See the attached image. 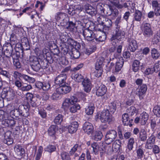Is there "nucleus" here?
Wrapping results in <instances>:
<instances>
[{
  "label": "nucleus",
  "instance_id": "37998d69",
  "mask_svg": "<svg viewBox=\"0 0 160 160\" xmlns=\"http://www.w3.org/2000/svg\"><path fill=\"white\" fill-rule=\"evenodd\" d=\"M91 147L93 149V152L95 154H98L99 151H100V147H99L98 144L96 142H93L92 144Z\"/></svg>",
  "mask_w": 160,
  "mask_h": 160
},
{
  "label": "nucleus",
  "instance_id": "a211bd4d",
  "mask_svg": "<svg viewBox=\"0 0 160 160\" xmlns=\"http://www.w3.org/2000/svg\"><path fill=\"white\" fill-rule=\"evenodd\" d=\"M107 90V88L105 85H101L97 88L96 94L98 97L102 96L106 93Z\"/></svg>",
  "mask_w": 160,
  "mask_h": 160
},
{
  "label": "nucleus",
  "instance_id": "5701e85b",
  "mask_svg": "<svg viewBox=\"0 0 160 160\" xmlns=\"http://www.w3.org/2000/svg\"><path fill=\"white\" fill-rule=\"evenodd\" d=\"M129 115L127 113H124L122 115V121L124 125L130 126L132 124L130 120L129 119Z\"/></svg>",
  "mask_w": 160,
  "mask_h": 160
},
{
  "label": "nucleus",
  "instance_id": "c756f323",
  "mask_svg": "<svg viewBox=\"0 0 160 160\" xmlns=\"http://www.w3.org/2000/svg\"><path fill=\"white\" fill-rule=\"evenodd\" d=\"M71 78L78 82H81L83 79V77L82 75L76 73H72L71 75Z\"/></svg>",
  "mask_w": 160,
  "mask_h": 160
},
{
  "label": "nucleus",
  "instance_id": "09e8293b",
  "mask_svg": "<svg viewBox=\"0 0 160 160\" xmlns=\"http://www.w3.org/2000/svg\"><path fill=\"white\" fill-rule=\"evenodd\" d=\"M94 109V107L93 106H89L86 108L85 112L88 115L92 114Z\"/></svg>",
  "mask_w": 160,
  "mask_h": 160
},
{
  "label": "nucleus",
  "instance_id": "338daca9",
  "mask_svg": "<svg viewBox=\"0 0 160 160\" xmlns=\"http://www.w3.org/2000/svg\"><path fill=\"white\" fill-rule=\"evenodd\" d=\"M75 14H79V12L82 11V8L80 6L78 5H75L73 6Z\"/></svg>",
  "mask_w": 160,
  "mask_h": 160
},
{
  "label": "nucleus",
  "instance_id": "393cba45",
  "mask_svg": "<svg viewBox=\"0 0 160 160\" xmlns=\"http://www.w3.org/2000/svg\"><path fill=\"white\" fill-rule=\"evenodd\" d=\"M120 142L119 140L115 141L112 144V149L114 152H118L120 148Z\"/></svg>",
  "mask_w": 160,
  "mask_h": 160
},
{
  "label": "nucleus",
  "instance_id": "e2e57ef3",
  "mask_svg": "<svg viewBox=\"0 0 160 160\" xmlns=\"http://www.w3.org/2000/svg\"><path fill=\"white\" fill-rule=\"evenodd\" d=\"M63 90L64 94L70 92L71 90V88L70 87L66 85H62Z\"/></svg>",
  "mask_w": 160,
  "mask_h": 160
},
{
  "label": "nucleus",
  "instance_id": "0eeeda50",
  "mask_svg": "<svg viewBox=\"0 0 160 160\" xmlns=\"http://www.w3.org/2000/svg\"><path fill=\"white\" fill-rule=\"evenodd\" d=\"M82 35L86 40L94 42L96 38V34L92 30L86 28L83 30Z\"/></svg>",
  "mask_w": 160,
  "mask_h": 160
},
{
  "label": "nucleus",
  "instance_id": "8fccbe9b",
  "mask_svg": "<svg viewBox=\"0 0 160 160\" xmlns=\"http://www.w3.org/2000/svg\"><path fill=\"white\" fill-rule=\"evenodd\" d=\"M102 23L103 25L105 27L104 28L106 27L108 29L112 26V21L108 18H105V21Z\"/></svg>",
  "mask_w": 160,
  "mask_h": 160
},
{
  "label": "nucleus",
  "instance_id": "c03bdc74",
  "mask_svg": "<svg viewBox=\"0 0 160 160\" xmlns=\"http://www.w3.org/2000/svg\"><path fill=\"white\" fill-rule=\"evenodd\" d=\"M73 105L69 108L70 112L72 113L76 112L78 110L80 109V106L78 104Z\"/></svg>",
  "mask_w": 160,
  "mask_h": 160
},
{
  "label": "nucleus",
  "instance_id": "f257e3e1",
  "mask_svg": "<svg viewBox=\"0 0 160 160\" xmlns=\"http://www.w3.org/2000/svg\"><path fill=\"white\" fill-rule=\"evenodd\" d=\"M0 121L2 125L7 127H12L15 124V122L10 118L8 114L2 110H0Z\"/></svg>",
  "mask_w": 160,
  "mask_h": 160
},
{
  "label": "nucleus",
  "instance_id": "6e6552de",
  "mask_svg": "<svg viewBox=\"0 0 160 160\" xmlns=\"http://www.w3.org/2000/svg\"><path fill=\"white\" fill-rule=\"evenodd\" d=\"M141 29L143 35L146 37H150L152 35V32L151 30L150 25L146 23L142 25Z\"/></svg>",
  "mask_w": 160,
  "mask_h": 160
},
{
  "label": "nucleus",
  "instance_id": "f3484780",
  "mask_svg": "<svg viewBox=\"0 0 160 160\" xmlns=\"http://www.w3.org/2000/svg\"><path fill=\"white\" fill-rule=\"evenodd\" d=\"M20 107L19 106L18 108L14 109L11 110L10 112V115L12 118H14V116L15 117H18L19 116H23V112L22 110L20 109Z\"/></svg>",
  "mask_w": 160,
  "mask_h": 160
},
{
  "label": "nucleus",
  "instance_id": "4be33fe9",
  "mask_svg": "<svg viewBox=\"0 0 160 160\" xmlns=\"http://www.w3.org/2000/svg\"><path fill=\"white\" fill-rule=\"evenodd\" d=\"M102 145L100 147V153H108L111 150V147L107 144H102Z\"/></svg>",
  "mask_w": 160,
  "mask_h": 160
},
{
  "label": "nucleus",
  "instance_id": "4c0bfd02",
  "mask_svg": "<svg viewBox=\"0 0 160 160\" xmlns=\"http://www.w3.org/2000/svg\"><path fill=\"white\" fill-rule=\"evenodd\" d=\"M151 52V57L154 59H157L159 58L160 54L156 49L154 48L152 49Z\"/></svg>",
  "mask_w": 160,
  "mask_h": 160
},
{
  "label": "nucleus",
  "instance_id": "680f3d73",
  "mask_svg": "<svg viewBox=\"0 0 160 160\" xmlns=\"http://www.w3.org/2000/svg\"><path fill=\"white\" fill-rule=\"evenodd\" d=\"M32 88V87L30 85H23L21 87V90L23 91H28Z\"/></svg>",
  "mask_w": 160,
  "mask_h": 160
},
{
  "label": "nucleus",
  "instance_id": "052dcab7",
  "mask_svg": "<svg viewBox=\"0 0 160 160\" xmlns=\"http://www.w3.org/2000/svg\"><path fill=\"white\" fill-rule=\"evenodd\" d=\"M109 110L110 112H114L116 108V104L114 103H111L109 105Z\"/></svg>",
  "mask_w": 160,
  "mask_h": 160
},
{
  "label": "nucleus",
  "instance_id": "de8ad7c7",
  "mask_svg": "<svg viewBox=\"0 0 160 160\" xmlns=\"http://www.w3.org/2000/svg\"><path fill=\"white\" fill-rule=\"evenodd\" d=\"M56 149V147L55 146L49 145L44 148V151L50 153H51L55 151Z\"/></svg>",
  "mask_w": 160,
  "mask_h": 160
},
{
  "label": "nucleus",
  "instance_id": "72a5a7b5",
  "mask_svg": "<svg viewBox=\"0 0 160 160\" xmlns=\"http://www.w3.org/2000/svg\"><path fill=\"white\" fill-rule=\"evenodd\" d=\"M135 143L134 138L132 137L130 138L127 143V148L129 151L132 150L133 148V145Z\"/></svg>",
  "mask_w": 160,
  "mask_h": 160
},
{
  "label": "nucleus",
  "instance_id": "58836bf2",
  "mask_svg": "<svg viewBox=\"0 0 160 160\" xmlns=\"http://www.w3.org/2000/svg\"><path fill=\"white\" fill-rule=\"evenodd\" d=\"M72 104L69 98H66L64 100L62 104V107L64 110H66Z\"/></svg>",
  "mask_w": 160,
  "mask_h": 160
},
{
  "label": "nucleus",
  "instance_id": "a18cd8bd",
  "mask_svg": "<svg viewBox=\"0 0 160 160\" xmlns=\"http://www.w3.org/2000/svg\"><path fill=\"white\" fill-rule=\"evenodd\" d=\"M63 116L61 114H58L55 117L54 122L56 124H59L62 122L63 120Z\"/></svg>",
  "mask_w": 160,
  "mask_h": 160
},
{
  "label": "nucleus",
  "instance_id": "2f4dec72",
  "mask_svg": "<svg viewBox=\"0 0 160 160\" xmlns=\"http://www.w3.org/2000/svg\"><path fill=\"white\" fill-rule=\"evenodd\" d=\"M137 157L138 159H141L144 155V152L143 148L140 147L136 150Z\"/></svg>",
  "mask_w": 160,
  "mask_h": 160
},
{
  "label": "nucleus",
  "instance_id": "f704fd0d",
  "mask_svg": "<svg viewBox=\"0 0 160 160\" xmlns=\"http://www.w3.org/2000/svg\"><path fill=\"white\" fill-rule=\"evenodd\" d=\"M48 50L46 48H43L42 51H40V52H36L37 56L41 59H42L45 58V56L47 53Z\"/></svg>",
  "mask_w": 160,
  "mask_h": 160
},
{
  "label": "nucleus",
  "instance_id": "49530a36",
  "mask_svg": "<svg viewBox=\"0 0 160 160\" xmlns=\"http://www.w3.org/2000/svg\"><path fill=\"white\" fill-rule=\"evenodd\" d=\"M67 29L69 31H72L75 27V24L72 21H68V24L66 26Z\"/></svg>",
  "mask_w": 160,
  "mask_h": 160
},
{
  "label": "nucleus",
  "instance_id": "e433bc0d",
  "mask_svg": "<svg viewBox=\"0 0 160 160\" xmlns=\"http://www.w3.org/2000/svg\"><path fill=\"white\" fill-rule=\"evenodd\" d=\"M106 38V35L105 33H103L102 35L98 36V35H96V38L94 42L96 43L98 42H102L104 41Z\"/></svg>",
  "mask_w": 160,
  "mask_h": 160
},
{
  "label": "nucleus",
  "instance_id": "9d476101",
  "mask_svg": "<svg viewBox=\"0 0 160 160\" xmlns=\"http://www.w3.org/2000/svg\"><path fill=\"white\" fill-rule=\"evenodd\" d=\"M156 137L152 135L147 139L145 145V148L148 149H151L154 145Z\"/></svg>",
  "mask_w": 160,
  "mask_h": 160
},
{
  "label": "nucleus",
  "instance_id": "6e6d98bb",
  "mask_svg": "<svg viewBox=\"0 0 160 160\" xmlns=\"http://www.w3.org/2000/svg\"><path fill=\"white\" fill-rule=\"evenodd\" d=\"M62 160H71L68 153L66 152H63L61 154Z\"/></svg>",
  "mask_w": 160,
  "mask_h": 160
},
{
  "label": "nucleus",
  "instance_id": "ea45409f",
  "mask_svg": "<svg viewBox=\"0 0 160 160\" xmlns=\"http://www.w3.org/2000/svg\"><path fill=\"white\" fill-rule=\"evenodd\" d=\"M43 151V148L41 146L39 147L37 152L36 153L35 160H39L42 156Z\"/></svg>",
  "mask_w": 160,
  "mask_h": 160
},
{
  "label": "nucleus",
  "instance_id": "20e7f679",
  "mask_svg": "<svg viewBox=\"0 0 160 160\" xmlns=\"http://www.w3.org/2000/svg\"><path fill=\"white\" fill-rule=\"evenodd\" d=\"M125 32L118 28H116L115 29V35H113L111 38V40L114 44L118 41H121L124 38Z\"/></svg>",
  "mask_w": 160,
  "mask_h": 160
},
{
  "label": "nucleus",
  "instance_id": "cd10ccee",
  "mask_svg": "<svg viewBox=\"0 0 160 160\" xmlns=\"http://www.w3.org/2000/svg\"><path fill=\"white\" fill-rule=\"evenodd\" d=\"M142 64H141L139 61L137 60H134L132 64V70L134 72H137L139 69L140 66H142Z\"/></svg>",
  "mask_w": 160,
  "mask_h": 160
},
{
  "label": "nucleus",
  "instance_id": "f8f14e48",
  "mask_svg": "<svg viewBox=\"0 0 160 160\" xmlns=\"http://www.w3.org/2000/svg\"><path fill=\"white\" fill-rule=\"evenodd\" d=\"M128 48L131 52H134L138 48L137 41L133 38L128 39Z\"/></svg>",
  "mask_w": 160,
  "mask_h": 160
},
{
  "label": "nucleus",
  "instance_id": "7ed1b4c3",
  "mask_svg": "<svg viewBox=\"0 0 160 160\" xmlns=\"http://www.w3.org/2000/svg\"><path fill=\"white\" fill-rule=\"evenodd\" d=\"M114 56V58H112L111 57L110 58V60L113 61V60H116V65L115 67L114 68V63L113 62H111L110 63V65L109 67L110 69H112H112V72L115 73L116 72H118L121 70L123 66L124 61L122 57H119L117 58V57L115 56V54Z\"/></svg>",
  "mask_w": 160,
  "mask_h": 160
},
{
  "label": "nucleus",
  "instance_id": "7c9ffc66",
  "mask_svg": "<svg viewBox=\"0 0 160 160\" xmlns=\"http://www.w3.org/2000/svg\"><path fill=\"white\" fill-rule=\"evenodd\" d=\"M103 58H101L100 59H98L95 64V69L96 70L103 71L102 68V65L103 63Z\"/></svg>",
  "mask_w": 160,
  "mask_h": 160
},
{
  "label": "nucleus",
  "instance_id": "412c9836",
  "mask_svg": "<svg viewBox=\"0 0 160 160\" xmlns=\"http://www.w3.org/2000/svg\"><path fill=\"white\" fill-rule=\"evenodd\" d=\"M31 66L32 69L34 71L37 72L40 69L41 66L37 58H35L33 62H31Z\"/></svg>",
  "mask_w": 160,
  "mask_h": 160
},
{
  "label": "nucleus",
  "instance_id": "bf43d9fd",
  "mask_svg": "<svg viewBox=\"0 0 160 160\" xmlns=\"http://www.w3.org/2000/svg\"><path fill=\"white\" fill-rule=\"evenodd\" d=\"M71 56L75 59L79 58L80 56L79 52L76 49H74L72 51Z\"/></svg>",
  "mask_w": 160,
  "mask_h": 160
},
{
  "label": "nucleus",
  "instance_id": "c9c22d12",
  "mask_svg": "<svg viewBox=\"0 0 160 160\" xmlns=\"http://www.w3.org/2000/svg\"><path fill=\"white\" fill-rule=\"evenodd\" d=\"M81 145L78 144H76L71 149L70 151L71 154H73L76 151L79 152L81 150Z\"/></svg>",
  "mask_w": 160,
  "mask_h": 160
},
{
  "label": "nucleus",
  "instance_id": "dca6fc26",
  "mask_svg": "<svg viewBox=\"0 0 160 160\" xmlns=\"http://www.w3.org/2000/svg\"><path fill=\"white\" fill-rule=\"evenodd\" d=\"M12 132L10 131L6 132L4 136V142L8 145H11L13 142V140L11 137Z\"/></svg>",
  "mask_w": 160,
  "mask_h": 160
},
{
  "label": "nucleus",
  "instance_id": "f03ea898",
  "mask_svg": "<svg viewBox=\"0 0 160 160\" xmlns=\"http://www.w3.org/2000/svg\"><path fill=\"white\" fill-rule=\"evenodd\" d=\"M96 119H99L102 123H109L112 120V115L109 112V110H104L99 112L95 116Z\"/></svg>",
  "mask_w": 160,
  "mask_h": 160
},
{
  "label": "nucleus",
  "instance_id": "9b49d317",
  "mask_svg": "<svg viewBox=\"0 0 160 160\" xmlns=\"http://www.w3.org/2000/svg\"><path fill=\"white\" fill-rule=\"evenodd\" d=\"M67 79L66 73H62L58 75L55 79V82L56 84L59 85L64 83Z\"/></svg>",
  "mask_w": 160,
  "mask_h": 160
},
{
  "label": "nucleus",
  "instance_id": "864d4df0",
  "mask_svg": "<svg viewBox=\"0 0 160 160\" xmlns=\"http://www.w3.org/2000/svg\"><path fill=\"white\" fill-rule=\"evenodd\" d=\"M137 112L136 108L134 106H131L127 110V112L128 113V114L131 116L134 115Z\"/></svg>",
  "mask_w": 160,
  "mask_h": 160
},
{
  "label": "nucleus",
  "instance_id": "69168bd1",
  "mask_svg": "<svg viewBox=\"0 0 160 160\" xmlns=\"http://www.w3.org/2000/svg\"><path fill=\"white\" fill-rule=\"evenodd\" d=\"M70 101L72 105L75 104L78 102V99L75 96H72L70 98H69Z\"/></svg>",
  "mask_w": 160,
  "mask_h": 160
},
{
  "label": "nucleus",
  "instance_id": "c85d7f7f",
  "mask_svg": "<svg viewBox=\"0 0 160 160\" xmlns=\"http://www.w3.org/2000/svg\"><path fill=\"white\" fill-rule=\"evenodd\" d=\"M57 130L58 128L57 126L56 125H52L48 129V135L50 136L54 137Z\"/></svg>",
  "mask_w": 160,
  "mask_h": 160
},
{
  "label": "nucleus",
  "instance_id": "603ef678",
  "mask_svg": "<svg viewBox=\"0 0 160 160\" xmlns=\"http://www.w3.org/2000/svg\"><path fill=\"white\" fill-rule=\"evenodd\" d=\"M66 43L69 46H71L73 47L76 45V42L73 39L69 37L68 38Z\"/></svg>",
  "mask_w": 160,
  "mask_h": 160
},
{
  "label": "nucleus",
  "instance_id": "aec40b11",
  "mask_svg": "<svg viewBox=\"0 0 160 160\" xmlns=\"http://www.w3.org/2000/svg\"><path fill=\"white\" fill-rule=\"evenodd\" d=\"M140 117L141 119L140 124L141 125H144L148 119L149 115L148 113L143 112L140 114Z\"/></svg>",
  "mask_w": 160,
  "mask_h": 160
},
{
  "label": "nucleus",
  "instance_id": "4d7b16f0",
  "mask_svg": "<svg viewBox=\"0 0 160 160\" xmlns=\"http://www.w3.org/2000/svg\"><path fill=\"white\" fill-rule=\"evenodd\" d=\"M24 40L25 41L22 42V46L25 50H29L30 49V46L28 40L27 39H24Z\"/></svg>",
  "mask_w": 160,
  "mask_h": 160
},
{
  "label": "nucleus",
  "instance_id": "ddd939ff",
  "mask_svg": "<svg viewBox=\"0 0 160 160\" xmlns=\"http://www.w3.org/2000/svg\"><path fill=\"white\" fill-rule=\"evenodd\" d=\"M83 128L84 131L88 134H91L93 130L92 124L88 122H85L84 124Z\"/></svg>",
  "mask_w": 160,
  "mask_h": 160
},
{
  "label": "nucleus",
  "instance_id": "13d9d810",
  "mask_svg": "<svg viewBox=\"0 0 160 160\" xmlns=\"http://www.w3.org/2000/svg\"><path fill=\"white\" fill-rule=\"evenodd\" d=\"M154 114L157 117H160V106L157 105L155 106L153 109Z\"/></svg>",
  "mask_w": 160,
  "mask_h": 160
},
{
  "label": "nucleus",
  "instance_id": "a19ab883",
  "mask_svg": "<svg viewBox=\"0 0 160 160\" xmlns=\"http://www.w3.org/2000/svg\"><path fill=\"white\" fill-rule=\"evenodd\" d=\"M14 57L15 55L14 54L12 55V57L13 59V64L16 68H19L21 67V65L18 58L17 57L15 58Z\"/></svg>",
  "mask_w": 160,
  "mask_h": 160
},
{
  "label": "nucleus",
  "instance_id": "6ab92c4d",
  "mask_svg": "<svg viewBox=\"0 0 160 160\" xmlns=\"http://www.w3.org/2000/svg\"><path fill=\"white\" fill-rule=\"evenodd\" d=\"M82 84L83 87V89L87 92H89L91 89V83L88 79L83 80Z\"/></svg>",
  "mask_w": 160,
  "mask_h": 160
},
{
  "label": "nucleus",
  "instance_id": "a878e982",
  "mask_svg": "<svg viewBox=\"0 0 160 160\" xmlns=\"http://www.w3.org/2000/svg\"><path fill=\"white\" fill-rule=\"evenodd\" d=\"M133 15V21L140 22L141 21L142 14L140 11L138 10H136Z\"/></svg>",
  "mask_w": 160,
  "mask_h": 160
},
{
  "label": "nucleus",
  "instance_id": "774afa93",
  "mask_svg": "<svg viewBox=\"0 0 160 160\" xmlns=\"http://www.w3.org/2000/svg\"><path fill=\"white\" fill-rule=\"evenodd\" d=\"M50 85L48 82H44L43 83L42 89L44 91H47L50 88Z\"/></svg>",
  "mask_w": 160,
  "mask_h": 160
},
{
  "label": "nucleus",
  "instance_id": "0e129e2a",
  "mask_svg": "<svg viewBox=\"0 0 160 160\" xmlns=\"http://www.w3.org/2000/svg\"><path fill=\"white\" fill-rule=\"evenodd\" d=\"M153 68L155 72H157L160 71V60L156 62Z\"/></svg>",
  "mask_w": 160,
  "mask_h": 160
},
{
  "label": "nucleus",
  "instance_id": "b1692460",
  "mask_svg": "<svg viewBox=\"0 0 160 160\" xmlns=\"http://www.w3.org/2000/svg\"><path fill=\"white\" fill-rule=\"evenodd\" d=\"M139 138L140 140L142 141H145L147 138V134L146 131L144 129H141L139 133Z\"/></svg>",
  "mask_w": 160,
  "mask_h": 160
},
{
  "label": "nucleus",
  "instance_id": "79ce46f5",
  "mask_svg": "<svg viewBox=\"0 0 160 160\" xmlns=\"http://www.w3.org/2000/svg\"><path fill=\"white\" fill-rule=\"evenodd\" d=\"M21 77L25 81L29 83H33L35 81L34 78L31 77L25 74H22V75H21Z\"/></svg>",
  "mask_w": 160,
  "mask_h": 160
},
{
  "label": "nucleus",
  "instance_id": "1a4fd4ad",
  "mask_svg": "<svg viewBox=\"0 0 160 160\" xmlns=\"http://www.w3.org/2000/svg\"><path fill=\"white\" fill-rule=\"evenodd\" d=\"M147 89V86L145 84H142L138 87L136 92V94L139 97L140 99H141L143 98Z\"/></svg>",
  "mask_w": 160,
  "mask_h": 160
},
{
  "label": "nucleus",
  "instance_id": "473e14b6",
  "mask_svg": "<svg viewBox=\"0 0 160 160\" xmlns=\"http://www.w3.org/2000/svg\"><path fill=\"white\" fill-rule=\"evenodd\" d=\"M15 152L18 155L21 156L24 153V149L21 146L19 145L16 146L14 148Z\"/></svg>",
  "mask_w": 160,
  "mask_h": 160
},
{
  "label": "nucleus",
  "instance_id": "423d86ee",
  "mask_svg": "<svg viewBox=\"0 0 160 160\" xmlns=\"http://www.w3.org/2000/svg\"><path fill=\"white\" fill-rule=\"evenodd\" d=\"M56 18V19L60 22L61 25L63 26H66L69 21V18L67 15L64 13L61 12H58Z\"/></svg>",
  "mask_w": 160,
  "mask_h": 160
},
{
  "label": "nucleus",
  "instance_id": "2eb2a0df",
  "mask_svg": "<svg viewBox=\"0 0 160 160\" xmlns=\"http://www.w3.org/2000/svg\"><path fill=\"white\" fill-rule=\"evenodd\" d=\"M7 45V46L3 47V48L5 49L4 54L6 57H9L12 56L13 50L12 46L10 43H8Z\"/></svg>",
  "mask_w": 160,
  "mask_h": 160
},
{
  "label": "nucleus",
  "instance_id": "4468645a",
  "mask_svg": "<svg viewBox=\"0 0 160 160\" xmlns=\"http://www.w3.org/2000/svg\"><path fill=\"white\" fill-rule=\"evenodd\" d=\"M78 126V122L76 121L71 123L67 127L69 132L72 134L76 132L77 130Z\"/></svg>",
  "mask_w": 160,
  "mask_h": 160
},
{
  "label": "nucleus",
  "instance_id": "bb28decb",
  "mask_svg": "<svg viewBox=\"0 0 160 160\" xmlns=\"http://www.w3.org/2000/svg\"><path fill=\"white\" fill-rule=\"evenodd\" d=\"M103 136L102 132L100 131H96L92 135V139L95 141H98L101 140Z\"/></svg>",
  "mask_w": 160,
  "mask_h": 160
},
{
  "label": "nucleus",
  "instance_id": "39448f33",
  "mask_svg": "<svg viewBox=\"0 0 160 160\" xmlns=\"http://www.w3.org/2000/svg\"><path fill=\"white\" fill-rule=\"evenodd\" d=\"M117 135V132L112 129L108 131L106 133L105 141L106 144H109L114 141Z\"/></svg>",
  "mask_w": 160,
  "mask_h": 160
},
{
  "label": "nucleus",
  "instance_id": "5fc2aeb1",
  "mask_svg": "<svg viewBox=\"0 0 160 160\" xmlns=\"http://www.w3.org/2000/svg\"><path fill=\"white\" fill-rule=\"evenodd\" d=\"M67 34L65 33H62L60 35V39L61 41L63 43H66L68 38L67 36Z\"/></svg>",
  "mask_w": 160,
  "mask_h": 160
},
{
  "label": "nucleus",
  "instance_id": "3c124183",
  "mask_svg": "<svg viewBox=\"0 0 160 160\" xmlns=\"http://www.w3.org/2000/svg\"><path fill=\"white\" fill-rule=\"evenodd\" d=\"M38 111L39 114L42 118H44L46 117L47 113L43 108L39 107L38 108Z\"/></svg>",
  "mask_w": 160,
  "mask_h": 160
}]
</instances>
